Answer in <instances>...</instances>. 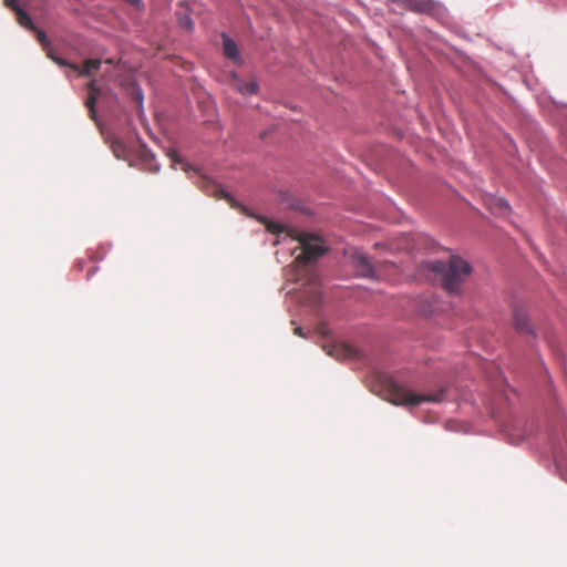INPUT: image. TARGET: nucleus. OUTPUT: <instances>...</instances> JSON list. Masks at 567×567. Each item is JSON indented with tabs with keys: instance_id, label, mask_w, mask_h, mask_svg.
Returning <instances> with one entry per match:
<instances>
[{
	"instance_id": "obj_11",
	"label": "nucleus",
	"mask_w": 567,
	"mask_h": 567,
	"mask_svg": "<svg viewBox=\"0 0 567 567\" xmlns=\"http://www.w3.org/2000/svg\"><path fill=\"white\" fill-rule=\"evenodd\" d=\"M223 45H224V54L226 58L234 60V61H238L240 59L237 44L225 33L223 34Z\"/></svg>"
},
{
	"instance_id": "obj_13",
	"label": "nucleus",
	"mask_w": 567,
	"mask_h": 567,
	"mask_svg": "<svg viewBox=\"0 0 567 567\" xmlns=\"http://www.w3.org/2000/svg\"><path fill=\"white\" fill-rule=\"evenodd\" d=\"M16 13H17V20L20 25H22L23 28L31 30V31L35 30V25L32 22V19L29 17V14L25 11L20 9Z\"/></svg>"
},
{
	"instance_id": "obj_8",
	"label": "nucleus",
	"mask_w": 567,
	"mask_h": 567,
	"mask_svg": "<svg viewBox=\"0 0 567 567\" xmlns=\"http://www.w3.org/2000/svg\"><path fill=\"white\" fill-rule=\"evenodd\" d=\"M405 7L417 13H430L434 10L435 3L432 0H406Z\"/></svg>"
},
{
	"instance_id": "obj_17",
	"label": "nucleus",
	"mask_w": 567,
	"mask_h": 567,
	"mask_svg": "<svg viewBox=\"0 0 567 567\" xmlns=\"http://www.w3.org/2000/svg\"><path fill=\"white\" fill-rule=\"evenodd\" d=\"M495 208L497 209V213L499 214H506L509 210V206L507 202H505L502 198H498L495 200Z\"/></svg>"
},
{
	"instance_id": "obj_20",
	"label": "nucleus",
	"mask_w": 567,
	"mask_h": 567,
	"mask_svg": "<svg viewBox=\"0 0 567 567\" xmlns=\"http://www.w3.org/2000/svg\"><path fill=\"white\" fill-rule=\"evenodd\" d=\"M4 6L12 9L14 12L20 10L21 8L17 4L16 0H4Z\"/></svg>"
},
{
	"instance_id": "obj_14",
	"label": "nucleus",
	"mask_w": 567,
	"mask_h": 567,
	"mask_svg": "<svg viewBox=\"0 0 567 567\" xmlns=\"http://www.w3.org/2000/svg\"><path fill=\"white\" fill-rule=\"evenodd\" d=\"M357 353L355 349L351 346H342L340 348H334L333 350L329 351L330 355H334L337 358H340L342 354L343 357L350 358L354 357Z\"/></svg>"
},
{
	"instance_id": "obj_22",
	"label": "nucleus",
	"mask_w": 567,
	"mask_h": 567,
	"mask_svg": "<svg viewBox=\"0 0 567 567\" xmlns=\"http://www.w3.org/2000/svg\"><path fill=\"white\" fill-rule=\"evenodd\" d=\"M124 1L135 8L142 7V0H124Z\"/></svg>"
},
{
	"instance_id": "obj_5",
	"label": "nucleus",
	"mask_w": 567,
	"mask_h": 567,
	"mask_svg": "<svg viewBox=\"0 0 567 567\" xmlns=\"http://www.w3.org/2000/svg\"><path fill=\"white\" fill-rule=\"evenodd\" d=\"M49 56L54 62H56L59 65L70 66L74 71L79 72L81 75H86V76H91L92 74H94L100 69V65H101V61L97 60V59L86 60L84 62V65L82 68H80L76 64H69L64 59L55 56V55H53L51 53H49Z\"/></svg>"
},
{
	"instance_id": "obj_23",
	"label": "nucleus",
	"mask_w": 567,
	"mask_h": 567,
	"mask_svg": "<svg viewBox=\"0 0 567 567\" xmlns=\"http://www.w3.org/2000/svg\"><path fill=\"white\" fill-rule=\"evenodd\" d=\"M295 334H297V336H299V337H303L302 328L297 327V328L295 329Z\"/></svg>"
},
{
	"instance_id": "obj_25",
	"label": "nucleus",
	"mask_w": 567,
	"mask_h": 567,
	"mask_svg": "<svg viewBox=\"0 0 567 567\" xmlns=\"http://www.w3.org/2000/svg\"><path fill=\"white\" fill-rule=\"evenodd\" d=\"M107 63H109V65H111V64L113 63V60H112V59H109V60H107Z\"/></svg>"
},
{
	"instance_id": "obj_26",
	"label": "nucleus",
	"mask_w": 567,
	"mask_h": 567,
	"mask_svg": "<svg viewBox=\"0 0 567 567\" xmlns=\"http://www.w3.org/2000/svg\"><path fill=\"white\" fill-rule=\"evenodd\" d=\"M80 269L82 268V264L81 262H78L76 265Z\"/></svg>"
},
{
	"instance_id": "obj_6",
	"label": "nucleus",
	"mask_w": 567,
	"mask_h": 567,
	"mask_svg": "<svg viewBox=\"0 0 567 567\" xmlns=\"http://www.w3.org/2000/svg\"><path fill=\"white\" fill-rule=\"evenodd\" d=\"M352 262L359 276L365 278L377 277L374 266L363 252L355 250L352 255Z\"/></svg>"
},
{
	"instance_id": "obj_12",
	"label": "nucleus",
	"mask_w": 567,
	"mask_h": 567,
	"mask_svg": "<svg viewBox=\"0 0 567 567\" xmlns=\"http://www.w3.org/2000/svg\"><path fill=\"white\" fill-rule=\"evenodd\" d=\"M235 85H236V90L239 93H241L243 95H252V94H256L258 91V84L254 79H251L247 82L236 79Z\"/></svg>"
},
{
	"instance_id": "obj_7",
	"label": "nucleus",
	"mask_w": 567,
	"mask_h": 567,
	"mask_svg": "<svg viewBox=\"0 0 567 567\" xmlns=\"http://www.w3.org/2000/svg\"><path fill=\"white\" fill-rule=\"evenodd\" d=\"M110 147L112 150L113 155L117 159H123L127 163H132L134 159V146L123 142L120 138H110L109 137Z\"/></svg>"
},
{
	"instance_id": "obj_9",
	"label": "nucleus",
	"mask_w": 567,
	"mask_h": 567,
	"mask_svg": "<svg viewBox=\"0 0 567 567\" xmlns=\"http://www.w3.org/2000/svg\"><path fill=\"white\" fill-rule=\"evenodd\" d=\"M514 326L518 332L533 333V330L528 322V317L523 309H518V308L514 309Z\"/></svg>"
},
{
	"instance_id": "obj_19",
	"label": "nucleus",
	"mask_w": 567,
	"mask_h": 567,
	"mask_svg": "<svg viewBox=\"0 0 567 567\" xmlns=\"http://www.w3.org/2000/svg\"><path fill=\"white\" fill-rule=\"evenodd\" d=\"M266 228L269 233H272V234H280L284 230V226H281L278 223H274V221H268L266 224Z\"/></svg>"
},
{
	"instance_id": "obj_21",
	"label": "nucleus",
	"mask_w": 567,
	"mask_h": 567,
	"mask_svg": "<svg viewBox=\"0 0 567 567\" xmlns=\"http://www.w3.org/2000/svg\"><path fill=\"white\" fill-rule=\"evenodd\" d=\"M168 157L172 159L173 163H177L181 161L179 158V155L177 154L176 151L174 150H169L168 153H167Z\"/></svg>"
},
{
	"instance_id": "obj_16",
	"label": "nucleus",
	"mask_w": 567,
	"mask_h": 567,
	"mask_svg": "<svg viewBox=\"0 0 567 567\" xmlns=\"http://www.w3.org/2000/svg\"><path fill=\"white\" fill-rule=\"evenodd\" d=\"M179 24L184 27L186 30H193L194 23L192 19L187 14H181L178 17Z\"/></svg>"
},
{
	"instance_id": "obj_18",
	"label": "nucleus",
	"mask_w": 567,
	"mask_h": 567,
	"mask_svg": "<svg viewBox=\"0 0 567 567\" xmlns=\"http://www.w3.org/2000/svg\"><path fill=\"white\" fill-rule=\"evenodd\" d=\"M32 31L35 32L37 39L41 43V45L43 48H47L50 42H49L45 33L43 31L39 30L37 27H35V30H32Z\"/></svg>"
},
{
	"instance_id": "obj_24",
	"label": "nucleus",
	"mask_w": 567,
	"mask_h": 567,
	"mask_svg": "<svg viewBox=\"0 0 567 567\" xmlns=\"http://www.w3.org/2000/svg\"><path fill=\"white\" fill-rule=\"evenodd\" d=\"M95 270H96V268H91V269L87 271V279H90V278H91V276H92L93 271H95Z\"/></svg>"
},
{
	"instance_id": "obj_10",
	"label": "nucleus",
	"mask_w": 567,
	"mask_h": 567,
	"mask_svg": "<svg viewBox=\"0 0 567 567\" xmlns=\"http://www.w3.org/2000/svg\"><path fill=\"white\" fill-rule=\"evenodd\" d=\"M123 85L126 86L127 91L131 93L134 103L136 104V107L138 110H142L143 106V93L142 91L135 85L133 78L131 74L125 76V80L123 82Z\"/></svg>"
},
{
	"instance_id": "obj_2",
	"label": "nucleus",
	"mask_w": 567,
	"mask_h": 567,
	"mask_svg": "<svg viewBox=\"0 0 567 567\" xmlns=\"http://www.w3.org/2000/svg\"><path fill=\"white\" fill-rule=\"evenodd\" d=\"M384 399L395 405L416 406L423 402H440L443 393L436 394H415L406 386L396 383L392 378L385 377Z\"/></svg>"
},
{
	"instance_id": "obj_4",
	"label": "nucleus",
	"mask_w": 567,
	"mask_h": 567,
	"mask_svg": "<svg viewBox=\"0 0 567 567\" xmlns=\"http://www.w3.org/2000/svg\"><path fill=\"white\" fill-rule=\"evenodd\" d=\"M100 94H101V90L99 87H96L95 81H91L87 84V99L85 101V105H86V107L89 110L90 117L95 122V124L99 127L101 134L103 135L104 134V128H103L102 123L97 118L96 109H95L96 101H97V97H99Z\"/></svg>"
},
{
	"instance_id": "obj_15",
	"label": "nucleus",
	"mask_w": 567,
	"mask_h": 567,
	"mask_svg": "<svg viewBox=\"0 0 567 567\" xmlns=\"http://www.w3.org/2000/svg\"><path fill=\"white\" fill-rule=\"evenodd\" d=\"M213 195L216 198H225L228 200V203L234 206V198L227 194L219 185H213Z\"/></svg>"
},
{
	"instance_id": "obj_1",
	"label": "nucleus",
	"mask_w": 567,
	"mask_h": 567,
	"mask_svg": "<svg viewBox=\"0 0 567 567\" xmlns=\"http://www.w3.org/2000/svg\"><path fill=\"white\" fill-rule=\"evenodd\" d=\"M423 267L434 275V279L450 295H460L462 285L472 272L471 265L458 256H451L447 261L429 260Z\"/></svg>"
},
{
	"instance_id": "obj_3",
	"label": "nucleus",
	"mask_w": 567,
	"mask_h": 567,
	"mask_svg": "<svg viewBox=\"0 0 567 567\" xmlns=\"http://www.w3.org/2000/svg\"><path fill=\"white\" fill-rule=\"evenodd\" d=\"M298 240L302 246V252L295 259V262L298 266H306L307 264L317 260L326 252V247L322 241L313 235L303 234L298 238Z\"/></svg>"
}]
</instances>
